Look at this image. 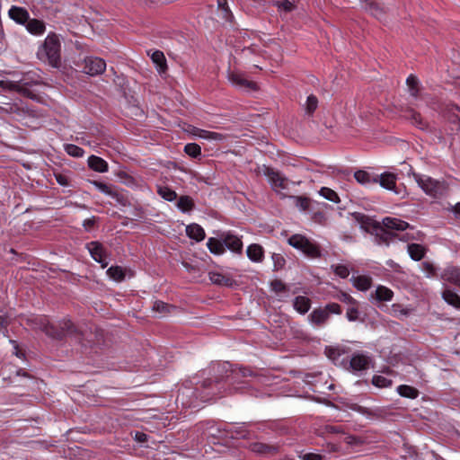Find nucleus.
<instances>
[{"label": "nucleus", "mask_w": 460, "mask_h": 460, "mask_svg": "<svg viewBox=\"0 0 460 460\" xmlns=\"http://www.w3.org/2000/svg\"><path fill=\"white\" fill-rule=\"evenodd\" d=\"M38 57L40 59L47 61L53 67L60 66V41L56 34L52 33L47 36L38 52Z\"/></svg>", "instance_id": "1"}, {"label": "nucleus", "mask_w": 460, "mask_h": 460, "mask_svg": "<svg viewBox=\"0 0 460 460\" xmlns=\"http://www.w3.org/2000/svg\"><path fill=\"white\" fill-rule=\"evenodd\" d=\"M411 175L413 177L418 186L430 197L440 198L447 192L448 186L445 181H438L430 176L420 174L415 172H411Z\"/></svg>", "instance_id": "2"}, {"label": "nucleus", "mask_w": 460, "mask_h": 460, "mask_svg": "<svg viewBox=\"0 0 460 460\" xmlns=\"http://www.w3.org/2000/svg\"><path fill=\"white\" fill-rule=\"evenodd\" d=\"M288 243L290 246L301 251L305 256L311 259H316L322 256L320 246L303 234H295L291 235Z\"/></svg>", "instance_id": "3"}, {"label": "nucleus", "mask_w": 460, "mask_h": 460, "mask_svg": "<svg viewBox=\"0 0 460 460\" xmlns=\"http://www.w3.org/2000/svg\"><path fill=\"white\" fill-rule=\"evenodd\" d=\"M263 173L267 176L272 189L278 194L281 195L282 198L288 197L286 193L283 191L288 189L289 181L288 178L284 177L280 174L279 172L270 168L265 167L263 170Z\"/></svg>", "instance_id": "4"}, {"label": "nucleus", "mask_w": 460, "mask_h": 460, "mask_svg": "<svg viewBox=\"0 0 460 460\" xmlns=\"http://www.w3.org/2000/svg\"><path fill=\"white\" fill-rule=\"evenodd\" d=\"M31 84L27 82L25 79H22L20 81L14 82L10 80H1L0 87L6 91L17 92L22 96L34 99L36 94L31 91L29 86Z\"/></svg>", "instance_id": "5"}, {"label": "nucleus", "mask_w": 460, "mask_h": 460, "mask_svg": "<svg viewBox=\"0 0 460 460\" xmlns=\"http://www.w3.org/2000/svg\"><path fill=\"white\" fill-rule=\"evenodd\" d=\"M79 66L82 71L89 75H97L102 74L106 69V63L102 58L95 57H86Z\"/></svg>", "instance_id": "6"}, {"label": "nucleus", "mask_w": 460, "mask_h": 460, "mask_svg": "<svg viewBox=\"0 0 460 460\" xmlns=\"http://www.w3.org/2000/svg\"><path fill=\"white\" fill-rule=\"evenodd\" d=\"M87 249L93 259L99 262L102 268L108 266L109 261L106 260L107 252L101 243L91 242L87 244Z\"/></svg>", "instance_id": "7"}, {"label": "nucleus", "mask_w": 460, "mask_h": 460, "mask_svg": "<svg viewBox=\"0 0 460 460\" xmlns=\"http://www.w3.org/2000/svg\"><path fill=\"white\" fill-rule=\"evenodd\" d=\"M228 80L230 83L240 89L247 90H257L256 84L252 81H249L244 75L236 72H230L228 74Z\"/></svg>", "instance_id": "8"}, {"label": "nucleus", "mask_w": 460, "mask_h": 460, "mask_svg": "<svg viewBox=\"0 0 460 460\" xmlns=\"http://www.w3.org/2000/svg\"><path fill=\"white\" fill-rule=\"evenodd\" d=\"M362 8L378 20L385 17V8L375 0H361Z\"/></svg>", "instance_id": "9"}, {"label": "nucleus", "mask_w": 460, "mask_h": 460, "mask_svg": "<svg viewBox=\"0 0 460 460\" xmlns=\"http://www.w3.org/2000/svg\"><path fill=\"white\" fill-rule=\"evenodd\" d=\"M376 230V239L378 244L385 243L389 244L390 242L394 241L397 234L393 232L387 230L385 227L381 226L380 224H376L375 226Z\"/></svg>", "instance_id": "10"}, {"label": "nucleus", "mask_w": 460, "mask_h": 460, "mask_svg": "<svg viewBox=\"0 0 460 460\" xmlns=\"http://www.w3.org/2000/svg\"><path fill=\"white\" fill-rule=\"evenodd\" d=\"M250 449L256 454L263 456H274L279 452V447L261 442L252 443Z\"/></svg>", "instance_id": "11"}, {"label": "nucleus", "mask_w": 460, "mask_h": 460, "mask_svg": "<svg viewBox=\"0 0 460 460\" xmlns=\"http://www.w3.org/2000/svg\"><path fill=\"white\" fill-rule=\"evenodd\" d=\"M225 245L234 252H241L243 249V243L240 238L230 233L223 234L221 235Z\"/></svg>", "instance_id": "12"}, {"label": "nucleus", "mask_w": 460, "mask_h": 460, "mask_svg": "<svg viewBox=\"0 0 460 460\" xmlns=\"http://www.w3.org/2000/svg\"><path fill=\"white\" fill-rule=\"evenodd\" d=\"M9 17L19 24H25L30 18V14L25 8L12 6L8 12Z\"/></svg>", "instance_id": "13"}, {"label": "nucleus", "mask_w": 460, "mask_h": 460, "mask_svg": "<svg viewBox=\"0 0 460 460\" xmlns=\"http://www.w3.org/2000/svg\"><path fill=\"white\" fill-rule=\"evenodd\" d=\"M382 226L391 232L392 230L404 231L410 226V225L407 222L395 217L384 218Z\"/></svg>", "instance_id": "14"}, {"label": "nucleus", "mask_w": 460, "mask_h": 460, "mask_svg": "<svg viewBox=\"0 0 460 460\" xmlns=\"http://www.w3.org/2000/svg\"><path fill=\"white\" fill-rule=\"evenodd\" d=\"M40 324L43 326V332L52 339L60 340L64 337V331H59V325L56 326L49 323V319H42Z\"/></svg>", "instance_id": "15"}, {"label": "nucleus", "mask_w": 460, "mask_h": 460, "mask_svg": "<svg viewBox=\"0 0 460 460\" xmlns=\"http://www.w3.org/2000/svg\"><path fill=\"white\" fill-rule=\"evenodd\" d=\"M308 318L313 324L322 326L328 321L329 315L323 308H316L309 314Z\"/></svg>", "instance_id": "16"}, {"label": "nucleus", "mask_w": 460, "mask_h": 460, "mask_svg": "<svg viewBox=\"0 0 460 460\" xmlns=\"http://www.w3.org/2000/svg\"><path fill=\"white\" fill-rule=\"evenodd\" d=\"M193 134L198 137L204 138L207 140H213L217 142H221L226 139V136L224 134L200 128H195Z\"/></svg>", "instance_id": "17"}, {"label": "nucleus", "mask_w": 460, "mask_h": 460, "mask_svg": "<svg viewBox=\"0 0 460 460\" xmlns=\"http://www.w3.org/2000/svg\"><path fill=\"white\" fill-rule=\"evenodd\" d=\"M442 297L449 305L460 309V296L452 288H445Z\"/></svg>", "instance_id": "18"}, {"label": "nucleus", "mask_w": 460, "mask_h": 460, "mask_svg": "<svg viewBox=\"0 0 460 460\" xmlns=\"http://www.w3.org/2000/svg\"><path fill=\"white\" fill-rule=\"evenodd\" d=\"M350 367L355 371L366 370L368 368L369 358L362 354L354 355L350 359Z\"/></svg>", "instance_id": "19"}, {"label": "nucleus", "mask_w": 460, "mask_h": 460, "mask_svg": "<svg viewBox=\"0 0 460 460\" xmlns=\"http://www.w3.org/2000/svg\"><path fill=\"white\" fill-rule=\"evenodd\" d=\"M90 182L104 194L116 199L118 201L120 200L121 196L113 186L98 181H91Z\"/></svg>", "instance_id": "20"}, {"label": "nucleus", "mask_w": 460, "mask_h": 460, "mask_svg": "<svg viewBox=\"0 0 460 460\" xmlns=\"http://www.w3.org/2000/svg\"><path fill=\"white\" fill-rule=\"evenodd\" d=\"M208 276L210 281L218 286L232 287L234 284V280L232 278L219 272H209Z\"/></svg>", "instance_id": "21"}, {"label": "nucleus", "mask_w": 460, "mask_h": 460, "mask_svg": "<svg viewBox=\"0 0 460 460\" xmlns=\"http://www.w3.org/2000/svg\"><path fill=\"white\" fill-rule=\"evenodd\" d=\"M442 279L460 288V268L452 267L447 269L442 274Z\"/></svg>", "instance_id": "22"}, {"label": "nucleus", "mask_w": 460, "mask_h": 460, "mask_svg": "<svg viewBox=\"0 0 460 460\" xmlns=\"http://www.w3.org/2000/svg\"><path fill=\"white\" fill-rule=\"evenodd\" d=\"M294 308L301 314H306L311 307V300L305 296H298L294 299Z\"/></svg>", "instance_id": "23"}, {"label": "nucleus", "mask_w": 460, "mask_h": 460, "mask_svg": "<svg viewBox=\"0 0 460 460\" xmlns=\"http://www.w3.org/2000/svg\"><path fill=\"white\" fill-rule=\"evenodd\" d=\"M88 166L98 172H105L108 171V164L106 161L96 155H91L88 158Z\"/></svg>", "instance_id": "24"}, {"label": "nucleus", "mask_w": 460, "mask_h": 460, "mask_svg": "<svg viewBox=\"0 0 460 460\" xmlns=\"http://www.w3.org/2000/svg\"><path fill=\"white\" fill-rule=\"evenodd\" d=\"M26 29L32 34L40 35L44 33L46 27L42 21L29 18L26 22Z\"/></svg>", "instance_id": "25"}, {"label": "nucleus", "mask_w": 460, "mask_h": 460, "mask_svg": "<svg viewBox=\"0 0 460 460\" xmlns=\"http://www.w3.org/2000/svg\"><path fill=\"white\" fill-rule=\"evenodd\" d=\"M186 233L190 238L198 242L202 241L205 238L204 229L197 224H191L188 226L186 227Z\"/></svg>", "instance_id": "26"}, {"label": "nucleus", "mask_w": 460, "mask_h": 460, "mask_svg": "<svg viewBox=\"0 0 460 460\" xmlns=\"http://www.w3.org/2000/svg\"><path fill=\"white\" fill-rule=\"evenodd\" d=\"M407 249L410 257L413 261H420L426 254L425 247L419 243L408 244Z\"/></svg>", "instance_id": "27"}, {"label": "nucleus", "mask_w": 460, "mask_h": 460, "mask_svg": "<svg viewBox=\"0 0 460 460\" xmlns=\"http://www.w3.org/2000/svg\"><path fill=\"white\" fill-rule=\"evenodd\" d=\"M246 252L249 259L256 262L261 261L263 258V249L256 243L249 245Z\"/></svg>", "instance_id": "28"}, {"label": "nucleus", "mask_w": 460, "mask_h": 460, "mask_svg": "<svg viewBox=\"0 0 460 460\" xmlns=\"http://www.w3.org/2000/svg\"><path fill=\"white\" fill-rule=\"evenodd\" d=\"M380 185L387 190H394L396 182V176L392 172H384L380 175Z\"/></svg>", "instance_id": "29"}, {"label": "nucleus", "mask_w": 460, "mask_h": 460, "mask_svg": "<svg viewBox=\"0 0 460 460\" xmlns=\"http://www.w3.org/2000/svg\"><path fill=\"white\" fill-rule=\"evenodd\" d=\"M151 59L157 66L158 71L160 73L165 72L167 69L166 59L162 51H154L151 55Z\"/></svg>", "instance_id": "30"}, {"label": "nucleus", "mask_w": 460, "mask_h": 460, "mask_svg": "<svg viewBox=\"0 0 460 460\" xmlns=\"http://www.w3.org/2000/svg\"><path fill=\"white\" fill-rule=\"evenodd\" d=\"M207 245L209 251L214 254L219 255L225 252V243L223 240L221 241L217 238L210 237L208 240Z\"/></svg>", "instance_id": "31"}, {"label": "nucleus", "mask_w": 460, "mask_h": 460, "mask_svg": "<svg viewBox=\"0 0 460 460\" xmlns=\"http://www.w3.org/2000/svg\"><path fill=\"white\" fill-rule=\"evenodd\" d=\"M356 181L360 184L376 183L378 181L377 177H371V175L363 170H358L354 173Z\"/></svg>", "instance_id": "32"}, {"label": "nucleus", "mask_w": 460, "mask_h": 460, "mask_svg": "<svg viewBox=\"0 0 460 460\" xmlns=\"http://www.w3.org/2000/svg\"><path fill=\"white\" fill-rule=\"evenodd\" d=\"M407 118L420 129H425L428 127L427 122L422 119L421 115L413 110L408 111Z\"/></svg>", "instance_id": "33"}, {"label": "nucleus", "mask_w": 460, "mask_h": 460, "mask_svg": "<svg viewBox=\"0 0 460 460\" xmlns=\"http://www.w3.org/2000/svg\"><path fill=\"white\" fill-rule=\"evenodd\" d=\"M371 278L367 276H358L353 279V284L354 286L362 291H366L370 288L371 287Z\"/></svg>", "instance_id": "34"}, {"label": "nucleus", "mask_w": 460, "mask_h": 460, "mask_svg": "<svg viewBox=\"0 0 460 460\" xmlns=\"http://www.w3.org/2000/svg\"><path fill=\"white\" fill-rule=\"evenodd\" d=\"M397 391L401 396L415 399L419 395V391L410 385H399Z\"/></svg>", "instance_id": "35"}, {"label": "nucleus", "mask_w": 460, "mask_h": 460, "mask_svg": "<svg viewBox=\"0 0 460 460\" xmlns=\"http://www.w3.org/2000/svg\"><path fill=\"white\" fill-rule=\"evenodd\" d=\"M393 291L386 287L379 286L376 290V298L378 301H390L393 298Z\"/></svg>", "instance_id": "36"}, {"label": "nucleus", "mask_w": 460, "mask_h": 460, "mask_svg": "<svg viewBox=\"0 0 460 460\" xmlns=\"http://www.w3.org/2000/svg\"><path fill=\"white\" fill-rule=\"evenodd\" d=\"M172 308H173L172 305L166 304L160 300L155 301L152 307L153 311L160 314L163 316L170 314L171 309H172Z\"/></svg>", "instance_id": "37"}, {"label": "nucleus", "mask_w": 460, "mask_h": 460, "mask_svg": "<svg viewBox=\"0 0 460 460\" xmlns=\"http://www.w3.org/2000/svg\"><path fill=\"white\" fill-rule=\"evenodd\" d=\"M177 207L183 212L190 211L194 208V202L189 196H181L178 199Z\"/></svg>", "instance_id": "38"}, {"label": "nucleus", "mask_w": 460, "mask_h": 460, "mask_svg": "<svg viewBox=\"0 0 460 460\" xmlns=\"http://www.w3.org/2000/svg\"><path fill=\"white\" fill-rule=\"evenodd\" d=\"M109 277L116 281H121L125 278V272L119 266H111L107 270Z\"/></svg>", "instance_id": "39"}, {"label": "nucleus", "mask_w": 460, "mask_h": 460, "mask_svg": "<svg viewBox=\"0 0 460 460\" xmlns=\"http://www.w3.org/2000/svg\"><path fill=\"white\" fill-rule=\"evenodd\" d=\"M406 84L409 87L411 95L413 97H417L420 92L419 81L417 77L414 76L413 75H409L406 80Z\"/></svg>", "instance_id": "40"}, {"label": "nucleus", "mask_w": 460, "mask_h": 460, "mask_svg": "<svg viewBox=\"0 0 460 460\" xmlns=\"http://www.w3.org/2000/svg\"><path fill=\"white\" fill-rule=\"evenodd\" d=\"M59 331H64V337L76 332V328L69 319H63L59 322Z\"/></svg>", "instance_id": "41"}, {"label": "nucleus", "mask_w": 460, "mask_h": 460, "mask_svg": "<svg viewBox=\"0 0 460 460\" xmlns=\"http://www.w3.org/2000/svg\"><path fill=\"white\" fill-rule=\"evenodd\" d=\"M353 217L365 228L372 226L375 229V226L378 224L377 222H374L367 216L360 213H354Z\"/></svg>", "instance_id": "42"}, {"label": "nucleus", "mask_w": 460, "mask_h": 460, "mask_svg": "<svg viewBox=\"0 0 460 460\" xmlns=\"http://www.w3.org/2000/svg\"><path fill=\"white\" fill-rule=\"evenodd\" d=\"M353 217L365 228L372 226L375 229V226L378 224L377 222H374L367 216L360 213H354Z\"/></svg>", "instance_id": "43"}, {"label": "nucleus", "mask_w": 460, "mask_h": 460, "mask_svg": "<svg viewBox=\"0 0 460 460\" xmlns=\"http://www.w3.org/2000/svg\"><path fill=\"white\" fill-rule=\"evenodd\" d=\"M353 217L365 228L372 226L375 229V226L378 224L377 222H374L367 216L360 213H354Z\"/></svg>", "instance_id": "44"}, {"label": "nucleus", "mask_w": 460, "mask_h": 460, "mask_svg": "<svg viewBox=\"0 0 460 460\" xmlns=\"http://www.w3.org/2000/svg\"><path fill=\"white\" fill-rule=\"evenodd\" d=\"M353 217L365 228L372 226L375 229V226L378 224L377 222H374L367 216L360 213H354Z\"/></svg>", "instance_id": "45"}, {"label": "nucleus", "mask_w": 460, "mask_h": 460, "mask_svg": "<svg viewBox=\"0 0 460 460\" xmlns=\"http://www.w3.org/2000/svg\"><path fill=\"white\" fill-rule=\"evenodd\" d=\"M320 195L323 196L324 199L332 201L334 203L340 202V198L338 194L332 189L327 187H323L320 191Z\"/></svg>", "instance_id": "46"}, {"label": "nucleus", "mask_w": 460, "mask_h": 460, "mask_svg": "<svg viewBox=\"0 0 460 460\" xmlns=\"http://www.w3.org/2000/svg\"><path fill=\"white\" fill-rule=\"evenodd\" d=\"M157 192L163 199L168 201H172L177 198L176 192L169 187H159Z\"/></svg>", "instance_id": "47"}, {"label": "nucleus", "mask_w": 460, "mask_h": 460, "mask_svg": "<svg viewBox=\"0 0 460 460\" xmlns=\"http://www.w3.org/2000/svg\"><path fill=\"white\" fill-rule=\"evenodd\" d=\"M65 150L69 155L74 157H82L84 154L83 148L73 144L65 145Z\"/></svg>", "instance_id": "48"}, {"label": "nucleus", "mask_w": 460, "mask_h": 460, "mask_svg": "<svg viewBox=\"0 0 460 460\" xmlns=\"http://www.w3.org/2000/svg\"><path fill=\"white\" fill-rule=\"evenodd\" d=\"M318 106V99L316 96L311 94L307 97L305 103V111L307 114L311 115L317 109Z\"/></svg>", "instance_id": "49"}, {"label": "nucleus", "mask_w": 460, "mask_h": 460, "mask_svg": "<svg viewBox=\"0 0 460 460\" xmlns=\"http://www.w3.org/2000/svg\"><path fill=\"white\" fill-rule=\"evenodd\" d=\"M184 151L187 155H189L191 157H197L201 154V148L196 143L187 144L184 147Z\"/></svg>", "instance_id": "50"}, {"label": "nucleus", "mask_w": 460, "mask_h": 460, "mask_svg": "<svg viewBox=\"0 0 460 460\" xmlns=\"http://www.w3.org/2000/svg\"><path fill=\"white\" fill-rule=\"evenodd\" d=\"M42 319H48V318H47V316H44V315L37 316V317L28 319L27 323L32 329L40 330L42 332L43 326H44L43 324L42 325L40 324Z\"/></svg>", "instance_id": "51"}, {"label": "nucleus", "mask_w": 460, "mask_h": 460, "mask_svg": "<svg viewBox=\"0 0 460 460\" xmlns=\"http://www.w3.org/2000/svg\"><path fill=\"white\" fill-rule=\"evenodd\" d=\"M372 383L377 387H388L392 385V380L387 379L382 376H375L373 377Z\"/></svg>", "instance_id": "52"}, {"label": "nucleus", "mask_w": 460, "mask_h": 460, "mask_svg": "<svg viewBox=\"0 0 460 460\" xmlns=\"http://www.w3.org/2000/svg\"><path fill=\"white\" fill-rule=\"evenodd\" d=\"M291 198L296 201V205L302 210L308 209L310 205V199L308 198L301 196H291Z\"/></svg>", "instance_id": "53"}, {"label": "nucleus", "mask_w": 460, "mask_h": 460, "mask_svg": "<svg viewBox=\"0 0 460 460\" xmlns=\"http://www.w3.org/2000/svg\"><path fill=\"white\" fill-rule=\"evenodd\" d=\"M332 269L333 270L336 275L342 279H346L349 274L348 267L342 264L332 265Z\"/></svg>", "instance_id": "54"}, {"label": "nucleus", "mask_w": 460, "mask_h": 460, "mask_svg": "<svg viewBox=\"0 0 460 460\" xmlns=\"http://www.w3.org/2000/svg\"><path fill=\"white\" fill-rule=\"evenodd\" d=\"M347 318L349 321H356L358 318V310L356 305H351L347 310Z\"/></svg>", "instance_id": "55"}, {"label": "nucleus", "mask_w": 460, "mask_h": 460, "mask_svg": "<svg viewBox=\"0 0 460 460\" xmlns=\"http://www.w3.org/2000/svg\"><path fill=\"white\" fill-rule=\"evenodd\" d=\"M423 271L426 273L428 277H432L436 275V268L435 266L429 261H424L421 264Z\"/></svg>", "instance_id": "56"}, {"label": "nucleus", "mask_w": 460, "mask_h": 460, "mask_svg": "<svg viewBox=\"0 0 460 460\" xmlns=\"http://www.w3.org/2000/svg\"><path fill=\"white\" fill-rule=\"evenodd\" d=\"M323 309L328 312L329 316H330V314H340L341 313V306L337 303H330Z\"/></svg>", "instance_id": "57"}, {"label": "nucleus", "mask_w": 460, "mask_h": 460, "mask_svg": "<svg viewBox=\"0 0 460 460\" xmlns=\"http://www.w3.org/2000/svg\"><path fill=\"white\" fill-rule=\"evenodd\" d=\"M276 5L287 12H290L294 9V4L288 0H279L276 2Z\"/></svg>", "instance_id": "58"}, {"label": "nucleus", "mask_w": 460, "mask_h": 460, "mask_svg": "<svg viewBox=\"0 0 460 460\" xmlns=\"http://www.w3.org/2000/svg\"><path fill=\"white\" fill-rule=\"evenodd\" d=\"M272 259L274 261L275 270H280L285 265V259L280 254L274 253Z\"/></svg>", "instance_id": "59"}, {"label": "nucleus", "mask_w": 460, "mask_h": 460, "mask_svg": "<svg viewBox=\"0 0 460 460\" xmlns=\"http://www.w3.org/2000/svg\"><path fill=\"white\" fill-rule=\"evenodd\" d=\"M271 288L277 293L285 291L287 289L285 284L279 279H275L271 282Z\"/></svg>", "instance_id": "60"}, {"label": "nucleus", "mask_w": 460, "mask_h": 460, "mask_svg": "<svg viewBox=\"0 0 460 460\" xmlns=\"http://www.w3.org/2000/svg\"><path fill=\"white\" fill-rule=\"evenodd\" d=\"M338 297L341 302L346 303L349 305L357 304V301L349 294L341 293Z\"/></svg>", "instance_id": "61"}, {"label": "nucleus", "mask_w": 460, "mask_h": 460, "mask_svg": "<svg viewBox=\"0 0 460 460\" xmlns=\"http://www.w3.org/2000/svg\"><path fill=\"white\" fill-rule=\"evenodd\" d=\"M55 177H56V180L58 182V184H60L62 186L69 185L68 178L65 174L57 173V174H55Z\"/></svg>", "instance_id": "62"}, {"label": "nucleus", "mask_w": 460, "mask_h": 460, "mask_svg": "<svg viewBox=\"0 0 460 460\" xmlns=\"http://www.w3.org/2000/svg\"><path fill=\"white\" fill-rule=\"evenodd\" d=\"M345 442L349 445L354 446V445H359L362 443L361 439L355 436H348L345 438Z\"/></svg>", "instance_id": "63"}, {"label": "nucleus", "mask_w": 460, "mask_h": 460, "mask_svg": "<svg viewBox=\"0 0 460 460\" xmlns=\"http://www.w3.org/2000/svg\"><path fill=\"white\" fill-rule=\"evenodd\" d=\"M323 456L314 453H308L303 456V460H322Z\"/></svg>", "instance_id": "64"}]
</instances>
